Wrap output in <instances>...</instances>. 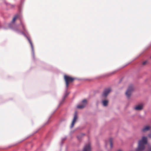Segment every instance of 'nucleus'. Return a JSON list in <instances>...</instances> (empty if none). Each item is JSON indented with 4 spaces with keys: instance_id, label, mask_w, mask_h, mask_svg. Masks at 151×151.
Instances as JSON below:
<instances>
[{
    "instance_id": "15",
    "label": "nucleus",
    "mask_w": 151,
    "mask_h": 151,
    "mask_svg": "<svg viewBox=\"0 0 151 151\" xmlns=\"http://www.w3.org/2000/svg\"><path fill=\"white\" fill-rule=\"evenodd\" d=\"M68 93H66L65 94V95L64 96V97L63 99V100H64L65 98L68 95Z\"/></svg>"
},
{
    "instance_id": "21",
    "label": "nucleus",
    "mask_w": 151,
    "mask_h": 151,
    "mask_svg": "<svg viewBox=\"0 0 151 151\" xmlns=\"http://www.w3.org/2000/svg\"><path fill=\"white\" fill-rule=\"evenodd\" d=\"M78 138H79V137H78Z\"/></svg>"
},
{
    "instance_id": "14",
    "label": "nucleus",
    "mask_w": 151,
    "mask_h": 151,
    "mask_svg": "<svg viewBox=\"0 0 151 151\" xmlns=\"http://www.w3.org/2000/svg\"><path fill=\"white\" fill-rule=\"evenodd\" d=\"M148 63V61H145L144 62H143L142 63V65H145L146 64H147Z\"/></svg>"
},
{
    "instance_id": "4",
    "label": "nucleus",
    "mask_w": 151,
    "mask_h": 151,
    "mask_svg": "<svg viewBox=\"0 0 151 151\" xmlns=\"http://www.w3.org/2000/svg\"><path fill=\"white\" fill-rule=\"evenodd\" d=\"M87 104V101L86 99L83 100L82 102V104L80 105H78L77 106V108L79 109H82L84 108Z\"/></svg>"
},
{
    "instance_id": "9",
    "label": "nucleus",
    "mask_w": 151,
    "mask_h": 151,
    "mask_svg": "<svg viewBox=\"0 0 151 151\" xmlns=\"http://www.w3.org/2000/svg\"><path fill=\"white\" fill-rule=\"evenodd\" d=\"M150 127L149 126H146L144 127L142 129V131L143 132H145L149 130Z\"/></svg>"
},
{
    "instance_id": "1",
    "label": "nucleus",
    "mask_w": 151,
    "mask_h": 151,
    "mask_svg": "<svg viewBox=\"0 0 151 151\" xmlns=\"http://www.w3.org/2000/svg\"><path fill=\"white\" fill-rule=\"evenodd\" d=\"M147 142V138L145 137H143L141 140L139 142L138 147L136 151H142L145 149V145Z\"/></svg>"
},
{
    "instance_id": "5",
    "label": "nucleus",
    "mask_w": 151,
    "mask_h": 151,
    "mask_svg": "<svg viewBox=\"0 0 151 151\" xmlns=\"http://www.w3.org/2000/svg\"><path fill=\"white\" fill-rule=\"evenodd\" d=\"M111 91V90L110 88L105 89L102 93V96L104 98L106 97Z\"/></svg>"
},
{
    "instance_id": "18",
    "label": "nucleus",
    "mask_w": 151,
    "mask_h": 151,
    "mask_svg": "<svg viewBox=\"0 0 151 151\" xmlns=\"http://www.w3.org/2000/svg\"><path fill=\"white\" fill-rule=\"evenodd\" d=\"M10 6H11L12 8H13L14 6V5H11Z\"/></svg>"
},
{
    "instance_id": "7",
    "label": "nucleus",
    "mask_w": 151,
    "mask_h": 151,
    "mask_svg": "<svg viewBox=\"0 0 151 151\" xmlns=\"http://www.w3.org/2000/svg\"><path fill=\"white\" fill-rule=\"evenodd\" d=\"M83 151H91V146L89 143L85 146L83 149Z\"/></svg>"
},
{
    "instance_id": "19",
    "label": "nucleus",
    "mask_w": 151,
    "mask_h": 151,
    "mask_svg": "<svg viewBox=\"0 0 151 151\" xmlns=\"http://www.w3.org/2000/svg\"><path fill=\"white\" fill-rule=\"evenodd\" d=\"M148 136H149V137L151 138V134H149L148 135Z\"/></svg>"
},
{
    "instance_id": "13",
    "label": "nucleus",
    "mask_w": 151,
    "mask_h": 151,
    "mask_svg": "<svg viewBox=\"0 0 151 151\" xmlns=\"http://www.w3.org/2000/svg\"><path fill=\"white\" fill-rule=\"evenodd\" d=\"M20 24L22 25L23 30L25 31V26L21 20H20Z\"/></svg>"
},
{
    "instance_id": "22",
    "label": "nucleus",
    "mask_w": 151,
    "mask_h": 151,
    "mask_svg": "<svg viewBox=\"0 0 151 151\" xmlns=\"http://www.w3.org/2000/svg\"><path fill=\"white\" fill-rule=\"evenodd\" d=\"M150 58H151V56L150 57Z\"/></svg>"
},
{
    "instance_id": "2",
    "label": "nucleus",
    "mask_w": 151,
    "mask_h": 151,
    "mask_svg": "<svg viewBox=\"0 0 151 151\" xmlns=\"http://www.w3.org/2000/svg\"><path fill=\"white\" fill-rule=\"evenodd\" d=\"M64 78L65 82L67 88L68 87L69 83L72 82L74 80L76 79V78H72L67 75L64 76Z\"/></svg>"
},
{
    "instance_id": "11",
    "label": "nucleus",
    "mask_w": 151,
    "mask_h": 151,
    "mask_svg": "<svg viewBox=\"0 0 151 151\" xmlns=\"http://www.w3.org/2000/svg\"><path fill=\"white\" fill-rule=\"evenodd\" d=\"M19 15H15L12 21V22H14L19 17Z\"/></svg>"
},
{
    "instance_id": "10",
    "label": "nucleus",
    "mask_w": 151,
    "mask_h": 151,
    "mask_svg": "<svg viewBox=\"0 0 151 151\" xmlns=\"http://www.w3.org/2000/svg\"><path fill=\"white\" fill-rule=\"evenodd\" d=\"M103 105L104 106H106L108 105V101L107 100H104L102 101Z\"/></svg>"
},
{
    "instance_id": "20",
    "label": "nucleus",
    "mask_w": 151,
    "mask_h": 151,
    "mask_svg": "<svg viewBox=\"0 0 151 151\" xmlns=\"http://www.w3.org/2000/svg\"><path fill=\"white\" fill-rule=\"evenodd\" d=\"M117 151H122L121 150H118Z\"/></svg>"
},
{
    "instance_id": "3",
    "label": "nucleus",
    "mask_w": 151,
    "mask_h": 151,
    "mask_svg": "<svg viewBox=\"0 0 151 151\" xmlns=\"http://www.w3.org/2000/svg\"><path fill=\"white\" fill-rule=\"evenodd\" d=\"M134 88L133 85H130L125 93V95L127 98H129Z\"/></svg>"
},
{
    "instance_id": "16",
    "label": "nucleus",
    "mask_w": 151,
    "mask_h": 151,
    "mask_svg": "<svg viewBox=\"0 0 151 151\" xmlns=\"http://www.w3.org/2000/svg\"><path fill=\"white\" fill-rule=\"evenodd\" d=\"M28 40H29V42L30 43V44H31V45L32 46V43L31 41L29 40V39L28 38Z\"/></svg>"
},
{
    "instance_id": "6",
    "label": "nucleus",
    "mask_w": 151,
    "mask_h": 151,
    "mask_svg": "<svg viewBox=\"0 0 151 151\" xmlns=\"http://www.w3.org/2000/svg\"><path fill=\"white\" fill-rule=\"evenodd\" d=\"M78 119V116L77 115V113L76 112H75L74 115V116L73 121L72 122L70 127L71 128H73L74 125L75 123L76 122V120Z\"/></svg>"
},
{
    "instance_id": "12",
    "label": "nucleus",
    "mask_w": 151,
    "mask_h": 151,
    "mask_svg": "<svg viewBox=\"0 0 151 151\" xmlns=\"http://www.w3.org/2000/svg\"><path fill=\"white\" fill-rule=\"evenodd\" d=\"M112 141L113 139L112 138L110 139L109 142L110 143V147L111 148H112L113 147Z\"/></svg>"
},
{
    "instance_id": "8",
    "label": "nucleus",
    "mask_w": 151,
    "mask_h": 151,
    "mask_svg": "<svg viewBox=\"0 0 151 151\" xmlns=\"http://www.w3.org/2000/svg\"><path fill=\"white\" fill-rule=\"evenodd\" d=\"M143 108V105L141 104L135 106L134 107V109L136 110H140L142 109Z\"/></svg>"
},
{
    "instance_id": "17",
    "label": "nucleus",
    "mask_w": 151,
    "mask_h": 151,
    "mask_svg": "<svg viewBox=\"0 0 151 151\" xmlns=\"http://www.w3.org/2000/svg\"><path fill=\"white\" fill-rule=\"evenodd\" d=\"M148 151H151V147L149 148Z\"/></svg>"
}]
</instances>
